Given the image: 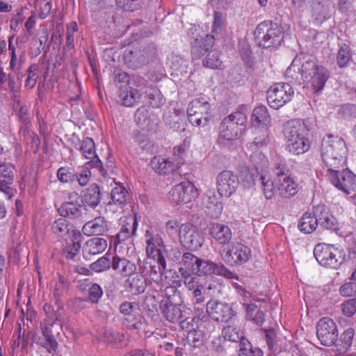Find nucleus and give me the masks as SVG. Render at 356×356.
Returning a JSON list of instances; mask_svg holds the SVG:
<instances>
[{
    "instance_id": "nucleus-19",
    "label": "nucleus",
    "mask_w": 356,
    "mask_h": 356,
    "mask_svg": "<svg viewBox=\"0 0 356 356\" xmlns=\"http://www.w3.org/2000/svg\"><path fill=\"white\" fill-rule=\"evenodd\" d=\"M70 201L65 202L58 208V211L60 216L76 219L82 216L85 208L78 202L79 196L76 193L70 194Z\"/></svg>"
},
{
    "instance_id": "nucleus-55",
    "label": "nucleus",
    "mask_w": 356,
    "mask_h": 356,
    "mask_svg": "<svg viewBox=\"0 0 356 356\" xmlns=\"http://www.w3.org/2000/svg\"><path fill=\"white\" fill-rule=\"evenodd\" d=\"M238 356H263V352L259 348H253L247 341L239 346Z\"/></svg>"
},
{
    "instance_id": "nucleus-41",
    "label": "nucleus",
    "mask_w": 356,
    "mask_h": 356,
    "mask_svg": "<svg viewBox=\"0 0 356 356\" xmlns=\"http://www.w3.org/2000/svg\"><path fill=\"white\" fill-rule=\"evenodd\" d=\"M150 164L152 169L161 175H166L173 170L172 162L162 156L154 157Z\"/></svg>"
},
{
    "instance_id": "nucleus-59",
    "label": "nucleus",
    "mask_w": 356,
    "mask_h": 356,
    "mask_svg": "<svg viewBox=\"0 0 356 356\" xmlns=\"http://www.w3.org/2000/svg\"><path fill=\"white\" fill-rule=\"evenodd\" d=\"M184 278V284L185 286L189 290L193 291L195 288H203V284L201 282L200 278L196 275H191V274H185L182 275Z\"/></svg>"
},
{
    "instance_id": "nucleus-38",
    "label": "nucleus",
    "mask_w": 356,
    "mask_h": 356,
    "mask_svg": "<svg viewBox=\"0 0 356 356\" xmlns=\"http://www.w3.org/2000/svg\"><path fill=\"white\" fill-rule=\"evenodd\" d=\"M328 78L329 72L327 70L325 67L320 66L315 73L309 78V80H306V81L311 82L314 91L318 92L323 90Z\"/></svg>"
},
{
    "instance_id": "nucleus-32",
    "label": "nucleus",
    "mask_w": 356,
    "mask_h": 356,
    "mask_svg": "<svg viewBox=\"0 0 356 356\" xmlns=\"http://www.w3.org/2000/svg\"><path fill=\"white\" fill-rule=\"evenodd\" d=\"M200 259V258L191 252H184L179 261V272L181 275L191 273L196 274Z\"/></svg>"
},
{
    "instance_id": "nucleus-42",
    "label": "nucleus",
    "mask_w": 356,
    "mask_h": 356,
    "mask_svg": "<svg viewBox=\"0 0 356 356\" xmlns=\"http://www.w3.org/2000/svg\"><path fill=\"white\" fill-rule=\"evenodd\" d=\"M251 122L253 126L261 124L266 126L270 122V115L264 106H259L254 108Z\"/></svg>"
},
{
    "instance_id": "nucleus-63",
    "label": "nucleus",
    "mask_w": 356,
    "mask_h": 356,
    "mask_svg": "<svg viewBox=\"0 0 356 356\" xmlns=\"http://www.w3.org/2000/svg\"><path fill=\"white\" fill-rule=\"evenodd\" d=\"M240 179L246 188H250L254 185V175L247 168H243L240 172Z\"/></svg>"
},
{
    "instance_id": "nucleus-47",
    "label": "nucleus",
    "mask_w": 356,
    "mask_h": 356,
    "mask_svg": "<svg viewBox=\"0 0 356 356\" xmlns=\"http://www.w3.org/2000/svg\"><path fill=\"white\" fill-rule=\"evenodd\" d=\"M352 60L350 48L348 45H341L337 54V63L341 68L346 67Z\"/></svg>"
},
{
    "instance_id": "nucleus-36",
    "label": "nucleus",
    "mask_w": 356,
    "mask_h": 356,
    "mask_svg": "<svg viewBox=\"0 0 356 356\" xmlns=\"http://www.w3.org/2000/svg\"><path fill=\"white\" fill-rule=\"evenodd\" d=\"M355 332L352 327H348L344 330L341 335L339 339L335 342L334 345L337 347V351L339 353L347 352L355 341Z\"/></svg>"
},
{
    "instance_id": "nucleus-37",
    "label": "nucleus",
    "mask_w": 356,
    "mask_h": 356,
    "mask_svg": "<svg viewBox=\"0 0 356 356\" xmlns=\"http://www.w3.org/2000/svg\"><path fill=\"white\" fill-rule=\"evenodd\" d=\"M137 227L138 221L136 216L126 218L120 232L117 234L118 242L124 241L130 236L135 235Z\"/></svg>"
},
{
    "instance_id": "nucleus-53",
    "label": "nucleus",
    "mask_w": 356,
    "mask_h": 356,
    "mask_svg": "<svg viewBox=\"0 0 356 356\" xmlns=\"http://www.w3.org/2000/svg\"><path fill=\"white\" fill-rule=\"evenodd\" d=\"M112 267V261L107 256L99 258L96 261L92 263L90 266V269L96 273L103 272Z\"/></svg>"
},
{
    "instance_id": "nucleus-15",
    "label": "nucleus",
    "mask_w": 356,
    "mask_h": 356,
    "mask_svg": "<svg viewBox=\"0 0 356 356\" xmlns=\"http://www.w3.org/2000/svg\"><path fill=\"white\" fill-rule=\"evenodd\" d=\"M179 239L186 249L197 250L203 243V238L196 227L190 223H184L179 229Z\"/></svg>"
},
{
    "instance_id": "nucleus-49",
    "label": "nucleus",
    "mask_w": 356,
    "mask_h": 356,
    "mask_svg": "<svg viewBox=\"0 0 356 356\" xmlns=\"http://www.w3.org/2000/svg\"><path fill=\"white\" fill-rule=\"evenodd\" d=\"M188 61L179 55H172L169 60V66L174 72H186Z\"/></svg>"
},
{
    "instance_id": "nucleus-22",
    "label": "nucleus",
    "mask_w": 356,
    "mask_h": 356,
    "mask_svg": "<svg viewBox=\"0 0 356 356\" xmlns=\"http://www.w3.org/2000/svg\"><path fill=\"white\" fill-rule=\"evenodd\" d=\"M109 229L108 222L104 216H98L88 221L82 227L84 235L99 236L105 234Z\"/></svg>"
},
{
    "instance_id": "nucleus-58",
    "label": "nucleus",
    "mask_w": 356,
    "mask_h": 356,
    "mask_svg": "<svg viewBox=\"0 0 356 356\" xmlns=\"http://www.w3.org/2000/svg\"><path fill=\"white\" fill-rule=\"evenodd\" d=\"M190 147V141L186 138L179 145L174 148V156L176 158L178 164L184 163V156L186 151Z\"/></svg>"
},
{
    "instance_id": "nucleus-7",
    "label": "nucleus",
    "mask_w": 356,
    "mask_h": 356,
    "mask_svg": "<svg viewBox=\"0 0 356 356\" xmlns=\"http://www.w3.org/2000/svg\"><path fill=\"white\" fill-rule=\"evenodd\" d=\"M166 268L165 257H147L139 266L140 273L146 279L160 285Z\"/></svg>"
},
{
    "instance_id": "nucleus-56",
    "label": "nucleus",
    "mask_w": 356,
    "mask_h": 356,
    "mask_svg": "<svg viewBox=\"0 0 356 356\" xmlns=\"http://www.w3.org/2000/svg\"><path fill=\"white\" fill-rule=\"evenodd\" d=\"M39 71L38 66L35 64L31 65L27 70V78L25 82V87L32 89L36 84Z\"/></svg>"
},
{
    "instance_id": "nucleus-10",
    "label": "nucleus",
    "mask_w": 356,
    "mask_h": 356,
    "mask_svg": "<svg viewBox=\"0 0 356 356\" xmlns=\"http://www.w3.org/2000/svg\"><path fill=\"white\" fill-rule=\"evenodd\" d=\"M210 104L207 101L195 99L188 105L187 113L189 122L197 127H204L209 121Z\"/></svg>"
},
{
    "instance_id": "nucleus-20",
    "label": "nucleus",
    "mask_w": 356,
    "mask_h": 356,
    "mask_svg": "<svg viewBox=\"0 0 356 356\" xmlns=\"http://www.w3.org/2000/svg\"><path fill=\"white\" fill-rule=\"evenodd\" d=\"M276 193L282 198H291L298 193V184L291 176L275 177Z\"/></svg>"
},
{
    "instance_id": "nucleus-26",
    "label": "nucleus",
    "mask_w": 356,
    "mask_h": 356,
    "mask_svg": "<svg viewBox=\"0 0 356 356\" xmlns=\"http://www.w3.org/2000/svg\"><path fill=\"white\" fill-rule=\"evenodd\" d=\"M159 308L162 316L172 323L178 322L183 316L180 305L172 300H161Z\"/></svg>"
},
{
    "instance_id": "nucleus-44",
    "label": "nucleus",
    "mask_w": 356,
    "mask_h": 356,
    "mask_svg": "<svg viewBox=\"0 0 356 356\" xmlns=\"http://www.w3.org/2000/svg\"><path fill=\"white\" fill-rule=\"evenodd\" d=\"M121 101L125 106H132L139 102L141 94L133 88H129L126 91L120 94Z\"/></svg>"
},
{
    "instance_id": "nucleus-4",
    "label": "nucleus",
    "mask_w": 356,
    "mask_h": 356,
    "mask_svg": "<svg viewBox=\"0 0 356 356\" xmlns=\"http://www.w3.org/2000/svg\"><path fill=\"white\" fill-rule=\"evenodd\" d=\"M320 67L314 58L310 56L296 58L286 70V77L292 83L301 84L309 80V78Z\"/></svg>"
},
{
    "instance_id": "nucleus-64",
    "label": "nucleus",
    "mask_w": 356,
    "mask_h": 356,
    "mask_svg": "<svg viewBox=\"0 0 356 356\" xmlns=\"http://www.w3.org/2000/svg\"><path fill=\"white\" fill-rule=\"evenodd\" d=\"M343 314L350 317L356 313V298H351L346 300L341 305Z\"/></svg>"
},
{
    "instance_id": "nucleus-51",
    "label": "nucleus",
    "mask_w": 356,
    "mask_h": 356,
    "mask_svg": "<svg viewBox=\"0 0 356 356\" xmlns=\"http://www.w3.org/2000/svg\"><path fill=\"white\" fill-rule=\"evenodd\" d=\"M203 65L207 67L212 69L220 68L222 62L220 58L219 53L216 51L209 52L203 60Z\"/></svg>"
},
{
    "instance_id": "nucleus-13",
    "label": "nucleus",
    "mask_w": 356,
    "mask_h": 356,
    "mask_svg": "<svg viewBox=\"0 0 356 356\" xmlns=\"http://www.w3.org/2000/svg\"><path fill=\"white\" fill-rule=\"evenodd\" d=\"M269 140L267 129H258L256 132V136L254 140L246 145L247 148L252 152L250 159L254 163L257 169L260 166L265 165L267 163V158L264 154L257 153V151L266 146L269 143Z\"/></svg>"
},
{
    "instance_id": "nucleus-34",
    "label": "nucleus",
    "mask_w": 356,
    "mask_h": 356,
    "mask_svg": "<svg viewBox=\"0 0 356 356\" xmlns=\"http://www.w3.org/2000/svg\"><path fill=\"white\" fill-rule=\"evenodd\" d=\"M123 58L126 64L133 69L140 67L147 64V58H145L141 49L126 50Z\"/></svg>"
},
{
    "instance_id": "nucleus-27",
    "label": "nucleus",
    "mask_w": 356,
    "mask_h": 356,
    "mask_svg": "<svg viewBox=\"0 0 356 356\" xmlns=\"http://www.w3.org/2000/svg\"><path fill=\"white\" fill-rule=\"evenodd\" d=\"M209 233L216 242L222 245H229L233 236L231 229L220 223L212 224L209 228Z\"/></svg>"
},
{
    "instance_id": "nucleus-43",
    "label": "nucleus",
    "mask_w": 356,
    "mask_h": 356,
    "mask_svg": "<svg viewBox=\"0 0 356 356\" xmlns=\"http://www.w3.org/2000/svg\"><path fill=\"white\" fill-rule=\"evenodd\" d=\"M246 310V317L250 321L257 325H261L264 321V314L255 305L243 303Z\"/></svg>"
},
{
    "instance_id": "nucleus-28",
    "label": "nucleus",
    "mask_w": 356,
    "mask_h": 356,
    "mask_svg": "<svg viewBox=\"0 0 356 356\" xmlns=\"http://www.w3.org/2000/svg\"><path fill=\"white\" fill-rule=\"evenodd\" d=\"M107 248L106 239L99 237H94L88 240L83 246V254L86 259H90L91 256L102 253Z\"/></svg>"
},
{
    "instance_id": "nucleus-2",
    "label": "nucleus",
    "mask_w": 356,
    "mask_h": 356,
    "mask_svg": "<svg viewBox=\"0 0 356 356\" xmlns=\"http://www.w3.org/2000/svg\"><path fill=\"white\" fill-rule=\"evenodd\" d=\"M321 157L323 163L328 168H337L347 154V147L345 141L338 136L327 135L321 142Z\"/></svg>"
},
{
    "instance_id": "nucleus-5",
    "label": "nucleus",
    "mask_w": 356,
    "mask_h": 356,
    "mask_svg": "<svg viewBox=\"0 0 356 356\" xmlns=\"http://www.w3.org/2000/svg\"><path fill=\"white\" fill-rule=\"evenodd\" d=\"M283 34L281 26L270 21L261 22L254 31L257 42L264 48L280 46L283 40Z\"/></svg>"
},
{
    "instance_id": "nucleus-31",
    "label": "nucleus",
    "mask_w": 356,
    "mask_h": 356,
    "mask_svg": "<svg viewBox=\"0 0 356 356\" xmlns=\"http://www.w3.org/2000/svg\"><path fill=\"white\" fill-rule=\"evenodd\" d=\"M125 287L132 295L143 293L147 287L146 280L141 274L134 273L125 281Z\"/></svg>"
},
{
    "instance_id": "nucleus-6",
    "label": "nucleus",
    "mask_w": 356,
    "mask_h": 356,
    "mask_svg": "<svg viewBox=\"0 0 356 356\" xmlns=\"http://www.w3.org/2000/svg\"><path fill=\"white\" fill-rule=\"evenodd\" d=\"M314 255L321 266L327 268L337 269L344 261V255L340 250L325 243L315 246Z\"/></svg>"
},
{
    "instance_id": "nucleus-25",
    "label": "nucleus",
    "mask_w": 356,
    "mask_h": 356,
    "mask_svg": "<svg viewBox=\"0 0 356 356\" xmlns=\"http://www.w3.org/2000/svg\"><path fill=\"white\" fill-rule=\"evenodd\" d=\"M79 149L86 159L90 160L89 163L92 167L102 171V163L96 154L95 142L91 138L83 139Z\"/></svg>"
},
{
    "instance_id": "nucleus-18",
    "label": "nucleus",
    "mask_w": 356,
    "mask_h": 356,
    "mask_svg": "<svg viewBox=\"0 0 356 356\" xmlns=\"http://www.w3.org/2000/svg\"><path fill=\"white\" fill-rule=\"evenodd\" d=\"M207 312L216 321L227 322L234 316L233 310L228 304L213 300L207 302Z\"/></svg>"
},
{
    "instance_id": "nucleus-21",
    "label": "nucleus",
    "mask_w": 356,
    "mask_h": 356,
    "mask_svg": "<svg viewBox=\"0 0 356 356\" xmlns=\"http://www.w3.org/2000/svg\"><path fill=\"white\" fill-rule=\"evenodd\" d=\"M147 243L146 252L147 257H164L162 250L164 249L163 241L159 234L147 230L145 234Z\"/></svg>"
},
{
    "instance_id": "nucleus-8",
    "label": "nucleus",
    "mask_w": 356,
    "mask_h": 356,
    "mask_svg": "<svg viewBox=\"0 0 356 356\" xmlns=\"http://www.w3.org/2000/svg\"><path fill=\"white\" fill-rule=\"evenodd\" d=\"M327 176L330 182L344 193H356V175L350 170L339 172L336 168H328Z\"/></svg>"
},
{
    "instance_id": "nucleus-16",
    "label": "nucleus",
    "mask_w": 356,
    "mask_h": 356,
    "mask_svg": "<svg viewBox=\"0 0 356 356\" xmlns=\"http://www.w3.org/2000/svg\"><path fill=\"white\" fill-rule=\"evenodd\" d=\"M238 185L237 177L229 170H223L216 177V186L220 196L229 197Z\"/></svg>"
},
{
    "instance_id": "nucleus-24",
    "label": "nucleus",
    "mask_w": 356,
    "mask_h": 356,
    "mask_svg": "<svg viewBox=\"0 0 356 356\" xmlns=\"http://www.w3.org/2000/svg\"><path fill=\"white\" fill-rule=\"evenodd\" d=\"M220 195H217L213 191H209L203 198L202 204L207 209V212L213 218L220 216L222 211V204L220 201Z\"/></svg>"
},
{
    "instance_id": "nucleus-62",
    "label": "nucleus",
    "mask_w": 356,
    "mask_h": 356,
    "mask_svg": "<svg viewBox=\"0 0 356 356\" xmlns=\"http://www.w3.org/2000/svg\"><path fill=\"white\" fill-rule=\"evenodd\" d=\"M123 323L130 330H140L142 327V322L139 312L125 317Z\"/></svg>"
},
{
    "instance_id": "nucleus-14",
    "label": "nucleus",
    "mask_w": 356,
    "mask_h": 356,
    "mask_svg": "<svg viewBox=\"0 0 356 356\" xmlns=\"http://www.w3.org/2000/svg\"><path fill=\"white\" fill-rule=\"evenodd\" d=\"M169 195L173 202L179 204L192 202L198 196V193L192 183L183 181L175 186L170 191Z\"/></svg>"
},
{
    "instance_id": "nucleus-40",
    "label": "nucleus",
    "mask_w": 356,
    "mask_h": 356,
    "mask_svg": "<svg viewBox=\"0 0 356 356\" xmlns=\"http://www.w3.org/2000/svg\"><path fill=\"white\" fill-rule=\"evenodd\" d=\"M101 200V191L97 184L88 188L83 195V201L91 207H97Z\"/></svg>"
},
{
    "instance_id": "nucleus-60",
    "label": "nucleus",
    "mask_w": 356,
    "mask_h": 356,
    "mask_svg": "<svg viewBox=\"0 0 356 356\" xmlns=\"http://www.w3.org/2000/svg\"><path fill=\"white\" fill-rule=\"evenodd\" d=\"M76 174L70 168L61 167L57 171V177L62 183H67L75 180Z\"/></svg>"
},
{
    "instance_id": "nucleus-23",
    "label": "nucleus",
    "mask_w": 356,
    "mask_h": 356,
    "mask_svg": "<svg viewBox=\"0 0 356 356\" xmlns=\"http://www.w3.org/2000/svg\"><path fill=\"white\" fill-rule=\"evenodd\" d=\"M313 212L318 225L327 229H334L336 228L337 220L325 205L319 204L316 206L314 207Z\"/></svg>"
},
{
    "instance_id": "nucleus-52",
    "label": "nucleus",
    "mask_w": 356,
    "mask_h": 356,
    "mask_svg": "<svg viewBox=\"0 0 356 356\" xmlns=\"http://www.w3.org/2000/svg\"><path fill=\"white\" fill-rule=\"evenodd\" d=\"M87 286H88V300L92 303H98L103 296V290L102 287L98 284H92L90 282H89V284H87Z\"/></svg>"
},
{
    "instance_id": "nucleus-45",
    "label": "nucleus",
    "mask_w": 356,
    "mask_h": 356,
    "mask_svg": "<svg viewBox=\"0 0 356 356\" xmlns=\"http://www.w3.org/2000/svg\"><path fill=\"white\" fill-rule=\"evenodd\" d=\"M42 331L46 340L43 343V347L47 349L49 353H54L58 348V342L54 337L51 327L47 325L43 326L42 327Z\"/></svg>"
},
{
    "instance_id": "nucleus-3",
    "label": "nucleus",
    "mask_w": 356,
    "mask_h": 356,
    "mask_svg": "<svg viewBox=\"0 0 356 356\" xmlns=\"http://www.w3.org/2000/svg\"><path fill=\"white\" fill-rule=\"evenodd\" d=\"M246 120V116L241 112H236L225 118L219 127V143L228 145L237 138L245 130Z\"/></svg>"
},
{
    "instance_id": "nucleus-50",
    "label": "nucleus",
    "mask_w": 356,
    "mask_h": 356,
    "mask_svg": "<svg viewBox=\"0 0 356 356\" xmlns=\"http://www.w3.org/2000/svg\"><path fill=\"white\" fill-rule=\"evenodd\" d=\"M260 180L262 191L265 197L268 200L271 199L276 193L275 179L272 181L270 177L261 175Z\"/></svg>"
},
{
    "instance_id": "nucleus-35",
    "label": "nucleus",
    "mask_w": 356,
    "mask_h": 356,
    "mask_svg": "<svg viewBox=\"0 0 356 356\" xmlns=\"http://www.w3.org/2000/svg\"><path fill=\"white\" fill-rule=\"evenodd\" d=\"M112 268L115 270H119V273L124 277L129 276L136 270L135 264L118 256L113 257Z\"/></svg>"
},
{
    "instance_id": "nucleus-33",
    "label": "nucleus",
    "mask_w": 356,
    "mask_h": 356,
    "mask_svg": "<svg viewBox=\"0 0 356 356\" xmlns=\"http://www.w3.org/2000/svg\"><path fill=\"white\" fill-rule=\"evenodd\" d=\"M222 334L225 340L239 343V346L248 341L245 339L243 332L240 326L235 323L225 326L222 329Z\"/></svg>"
},
{
    "instance_id": "nucleus-61",
    "label": "nucleus",
    "mask_w": 356,
    "mask_h": 356,
    "mask_svg": "<svg viewBox=\"0 0 356 356\" xmlns=\"http://www.w3.org/2000/svg\"><path fill=\"white\" fill-rule=\"evenodd\" d=\"M289 170L286 165V161L283 158H278L275 163L273 175L275 177L281 176H289Z\"/></svg>"
},
{
    "instance_id": "nucleus-12",
    "label": "nucleus",
    "mask_w": 356,
    "mask_h": 356,
    "mask_svg": "<svg viewBox=\"0 0 356 356\" xmlns=\"http://www.w3.org/2000/svg\"><path fill=\"white\" fill-rule=\"evenodd\" d=\"M316 336L321 345L331 346L337 341L339 333L335 322L328 318H321L316 324Z\"/></svg>"
},
{
    "instance_id": "nucleus-9",
    "label": "nucleus",
    "mask_w": 356,
    "mask_h": 356,
    "mask_svg": "<svg viewBox=\"0 0 356 356\" xmlns=\"http://www.w3.org/2000/svg\"><path fill=\"white\" fill-rule=\"evenodd\" d=\"M293 93V89L289 83H277L268 90V104L270 107L278 109L291 100Z\"/></svg>"
},
{
    "instance_id": "nucleus-57",
    "label": "nucleus",
    "mask_w": 356,
    "mask_h": 356,
    "mask_svg": "<svg viewBox=\"0 0 356 356\" xmlns=\"http://www.w3.org/2000/svg\"><path fill=\"white\" fill-rule=\"evenodd\" d=\"M119 309L122 314L128 317L132 314H138L140 306L137 302L125 301L120 305Z\"/></svg>"
},
{
    "instance_id": "nucleus-46",
    "label": "nucleus",
    "mask_w": 356,
    "mask_h": 356,
    "mask_svg": "<svg viewBox=\"0 0 356 356\" xmlns=\"http://www.w3.org/2000/svg\"><path fill=\"white\" fill-rule=\"evenodd\" d=\"M204 293L209 296L216 297L222 293V285L219 280L211 278L204 282Z\"/></svg>"
},
{
    "instance_id": "nucleus-29",
    "label": "nucleus",
    "mask_w": 356,
    "mask_h": 356,
    "mask_svg": "<svg viewBox=\"0 0 356 356\" xmlns=\"http://www.w3.org/2000/svg\"><path fill=\"white\" fill-rule=\"evenodd\" d=\"M214 40V35L209 34L206 35L204 38H197L191 49L193 58L199 59L207 53L212 48Z\"/></svg>"
},
{
    "instance_id": "nucleus-30",
    "label": "nucleus",
    "mask_w": 356,
    "mask_h": 356,
    "mask_svg": "<svg viewBox=\"0 0 356 356\" xmlns=\"http://www.w3.org/2000/svg\"><path fill=\"white\" fill-rule=\"evenodd\" d=\"M110 196L111 200L108 203V207L115 210L118 208L122 209L126 205L129 193L124 186L118 184L111 190Z\"/></svg>"
},
{
    "instance_id": "nucleus-1",
    "label": "nucleus",
    "mask_w": 356,
    "mask_h": 356,
    "mask_svg": "<svg viewBox=\"0 0 356 356\" xmlns=\"http://www.w3.org/2000/svg\"><path fill=\"white\" fill-rule=\"evenodd\" d=\"M307 134L308 131L301 120H293L287 122L284 129L286 149L294 155L307 152L310 148Z\"/></svg>"
},
{
    "instance_id": "nucleus-39",
    "label": "nucleus",
    "mask_w": 356,
    "mask_h": 356,
    "mask_svg": "<svg viewBox=\"0 0 356 356\" xmlns=\"http://www.w3.org/2000/svg\"><path fill=\"white\" fill-rule=\"evenodd\" d=\"M318 227L316 219L314 212H306L302 215L298 222V228L300 232L305 234H311Z\"/></svg>"
},
{
    "instance_id": "nucleus-11",
    "label": "nucleus",
    "mask_w": 356,
    "mask_h": 356,
    "mask_svg": "<svg viewBox=\"0 0 356 356\" xmlns=\"http://www.w3.org/2000/svg\"><path fill=\"white\" fill-rule=\"evenodd\" d=\"M222 259L231 264L241 265L251 257L250 249L240 242L234 241L221 250Z\"/></svg>"
},
{
    "instance_id": "nucleus-17",
    "label": "nucleus",
    "mask_w": 356,
    "mask_h": 356,
    "mask_svg": "<svg viewBox=\"0 0 356 356\" xmlns=\"http://www.w3.org/2000/svg\"><path fill=\"white\" fill-rule=\"evenodd\" d=\"M211 274L224 276L228 279H238L236 274L229 270L223 265L217 264L211 261L200 259L195 275L201 276Z\"/></svg>"
},
{
    "instance_id": "nucleus-54",
    "label": "nucleus",
    "mask_w": 356,
    "mask_h": 356,
    "mask_svg": "<svg viewBox=\"0 0 356 356\" xmlns=\"http://www.w3.org/2000/svg\"><path fill=\"white\" fill-rule=\"evenodd\" d=\"M51 229L53 232L58 236H64L69 232L67 221L65 218H59L55 220L52 225Z\"/></svg>"
},
{
    "instance_id": "nucleus-48",
    "label": "nucleus",
    "mask_w": 356,
    "mask_h": 356,
    "mask_svg": "<svg viewBox=\"0 0 356 356\" xmlns=\"http://www.w3.org/2000/svg\"><path fill=\"white\" fill-rule=\"evenodd\" d=\"M206 339L205 334L200 330H189L186 340L188 344L194 348H199L204 344Z\"/></svg>"
}]
</instances>
